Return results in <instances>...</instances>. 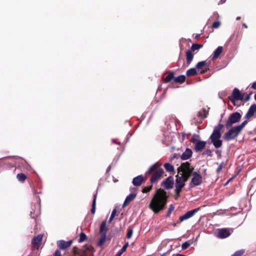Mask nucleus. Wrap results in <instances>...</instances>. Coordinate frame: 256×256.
I'll list each match as a JSON object with an SVG mask.
<instances>
[{
	"label": "nucleus",
	"mask_w": 256,
	"mask_h": 256,
	"mask_svg": "<svg viewBox=\"0 0 256 256\" xmlns=\"http://www.w3.org/2000/svg\"><path fill=\"white\" fill-rule=\"evenodd\" d=\"M86 234L84 232H82L80 234V238L78 240V242H84V240H86Z\"/></svg>",
	"instance_id": "nucleus-31"
},
{
	"label": "nucleus",
	"mask_w": 256,
	"mask_h": 256,
	"mask_svg": "<svg viewBox=\"0 0 256 256\" xmlns=\"http://www.w3.org/2000/svg\"><path fill=\"white\" fill-rule=\"evenodd\" d=\"M229 98L232 102L236 106V100H244V94H242L238 88H234L232 92V97Z\"/></svg>",
	"instance_id": "nucleus-7"
},
{
	"label": "nucleus",
	"mask_w": 256,
	"mask_h": 256,
	"mask_svg": "<svg viewBox=\"0 0 256 256\" xmlns=\"http://www.w3.org/2000/svg\"><path fill=\"white\" fill-rule=\"evenodd\" d=\"M136 193H132L130 194L129 195H128L124 201V202L123 204V208L125 207L128 203H130V202H132V200H133L136 197Z\"/></svg>",
	"instance_id": "nucleus-17"
},
{
	"label": "nucleus",
	"mask_w": 256,
	"mask_h": 256,
	"mask_svg": "<svg viewBox=\"0 0 256 256\" xmlns=\"http://www.w3.org/2000/svg\"><path fill=\"white\" fill-rule=\"evenodd\" d=\"M96 194H94V199L92 201V208L91 209V212L92 214H94L96 212Z\"/></svg>",
	"instance_id": "nucleus-27"
},
{
	"label": "nucleus",
	"mask_w": 256,
	"mask_h": 256,
	"mask_svg": "<svg viewBox=\"0 0 256 256\" xmlns=\"http://www.w3.org/2000/svg\"><path fill=\"white\" fill-rule=\"evenodd\" d=\"M225 1H226V0H220L222 4L224 3L225 2Z\"/></svg>",
	"instance_id": "nucleus-48"
},
{
	"label": "nucleus",
	"mask_w": 256,
	"mask_h": 256,
	"mask_svg": "<svg viewBox=\"0 0 256 256\" xmlns=\"http://www.w3.org/2000/svg\"><path fill=\"white\" fill-rule=\"evenodd\" d=\"M220 25V22L219 21L214 22L212 24V28H219Z\"/></svg>",
	"instance_id": "nucleus-40"
},
{
	"label": "nucleus",
	"mask_w": 256,
	"mask_h": 256,
	"mask_svg": "<svg viewBox=\"0 0 256 256\" xmlns=\"http://www.w3.org/2000/svg\"><path fill=\"white\" fill-rule=\"evenodd\" d=\"M218 13L216 12L214 13V16H216V15H218Z\"/></svg>",
	"instance_id": "nucleus-50"
},
{
	"label": "nucleus",
	"mask_w": 256,
	"mask_h": 256,
	"mask_svg": "<svg viewBox=\"0 0 256 256\" xmlns=\"http://www.w3.org/2000/svg\"><path fill=\"white\" fill-rule=\"evenodd\" d=\"M246 123H247V121L245 120L244 122H242L240 124L237 126H236L238 129V130H240V132L242 130V129L244 128V127L245 126V125L246 124Z\"/></svg>",
	"instance_id": "nucleus-37"
},
{
	"label": "nucleus",
	"mask_w": 256,
	"mask_h": 256,
	"mask_svg": "<svg viewBox=\"0 0 256 256\" xmlns=\"http://www.w3.org/2000/svg\"><path fill=\"white\" fill-rule=\"evenodd\" d=\"M162 164L159 162H156L151 166L148 170L146 172V176L152 174L150 180L151 183H155L161 178L164 172V170L160 168Z\"/></svg>",
	"instance_id": "nucleus-3"
},
{
	"label": "nucleus",
	"mask_w": 256,
	"mask_h": 256,
	"mask_svg": "<svg viewBox=\"0 0 256 256\" xmlns=\"http://www.w3.org/2000/svg\"><path fill=\"white\" fill-rule=\"evenodd\" d=\"M42 238L43 235L42 234H39L32 240V244L34 248L38 249L39 248L41 244Z\"/></svg>",
	"instance_id": "nucleus-10"
},
{
	"label": "nucleus",
	"mask_w": 256,
	"mask_h": 256,
	"mask_svg": "<svg viewBox=\"0 0 256 256\" xmlns=\"http://www.w3.org/2000/svg\"><path fill=\"white\" fill-rule=\"evenodd\" d=\"M144 178L142 175L138 176L133 178L132 184L135 186H140L144 182Z\"/></svg>",
	"instance_id": "nucleus-16"
},
{
	"label": "nucleus",
	"mask_w": 256,
	"mask_h": 256,
	"mask_svg": "<svg viewBox=\"0 0 256 256\" xmlns=\"http://www.w3.org/2000/svg\"><path fill=\"white\" fill-rule=\"evenodd\" d=\"M111 169V166L110 165L106 169V172H108Z\"/></svg>",
	"instance_id": "nucleus-45"
},
{
	"label": "nucleus",
	"mask_w": 256,
	"mask_h": 256,
	"mask_svg": "<svg viewBox=\"0 0 256 256\" xmlns=\"http://www.w3.org/2000/svg\"><path fill=\"white\" fill-rule=\"evenodd\" d=\"M193 170L194 168L190 166V164L188 162L182 164L181 166L178 168V172L180 176L177 175L176 176L175 191L177 196H180V194L182 188L184 186L186 182L191 176Z\"/></svg>",
	"instance_id": "nucleus-1"
},
{
	"label": "nucleus",
	"mask_w": 256,
	"mask_h": 256,
	"mask_svg": "<svg viewBox=\"0 0 256 256\" xmlns=\"http://www.w3.org/2000/svg\"><path fill=\"white\" fill-rule=\"evenodd\" d=\"M240 16H238L236 18V20H240Z\"/></svg>",
	"instance_id": "nucleus-49"
},
{
	"label": "nucleus",
	"mask_w": 256,
	"mask_h": 256,
	"mask_svg": "<svg viewBox=\"0 0 256 256\" xmlns=\"http://www.w3.org/2000/svg\"><path fill=\"white\" fill-rule=\"evenodd\" d=\"M152 185L148 186L145 187L143 189L142 192L144 193H147L148 192H150L152 190Z\"/></svg>",
	"instance_id": "nucleus-39"
},
{
	"label": "nucleus",
	"mask_w": 256,
	"mask_h": 256,
	"mask_svg": "<svg viewBox=\"0 0 256 256\" xmlns=\"http://www.w3.org/2000/svg\"><path fill=\"white\" fill-rule=\"evenodd\" d=\"M116 214V208L114 209L112 211V212L111 214L110 220H109V222H111L113 220L114 218L115 217Z\"/></svg>",
	"instance_id": "nucleus-36"
},
{
	"label": "nucleus",
	"mask_w": 256,
	"mask_h": 256,
	"mask_svg": "<svg viewBox=\"0 0 256 256\" xmlns=\"http://www.w3.org/2000/svg\"><path fill=\"white\" fill-rule=\"evenodd\" d=\"M128 246V242H127L122 246V248L117 252V253L116 254L115 256H121V255L126 250Z\"/></svg>",
	"instance_id": "nucleus-23"
},
{
	"label": "nucleus",
	"mask_w": 256,
	"mask_h": 256,
	"mask_svg": "<svg viewBox=\"0 0 256 256\" xmlns=\"http://www.w3.org/2000/svg\"><path fill=\"white\" fill-rule=\"evenodd\" d=\"M243 26H244L246 28H247V26H246L245 24H243Z\"/></svg>",
	"instance_id": "nucleus-51"
},
{
	"label": "nucleus",
	"mask_w": 256,
	"mask_h": 256,
	"mask_svg": "<svg viewBox=\"0 0 256 256\" xmlns=\"http://www.w3.org/2000/svg\"><path fill=\"white\" fill-rule=\"evenodd\" d=\"M72 244V240L66 242L64 240H60L57 242V245L60 250H66Z\"/></svg>",
	"instance_id": "nucleus-11"
},
{
	"label": "nucleus",
	"mask_w": 256,
	"mask_h": 256,
	"mask_svg": "<svg viewBox=\"0 0 256 256\" xmlns=\"http://www.w3.org/2000/svg\"><path fill=\"white\" fill-rule=\"evenodd\" d=\"M241 117V114L238 112L232 113L229 116L226 123V126L228 128L230 127L233 124L238 122Z\"/></svg>",
	"instance_id": "nucleus-5"
},
{
	"label": "nucleus",
	"mask_w": 256,
	"mask_h": 256,
	"mask_svg": "<svg viewBox=\"0 0 256 256\" xmlns=\"http://www.w3.org/2000/svg\"><path fill=\"white\" fill-rule=\"evenodd\" d=\"M202 47V45L196 44H192V50L193 51L198 50Z\"/></svg>",
	"instance_id": "nucleus-32"
},
{
	"label": "nucleus",
	"mask_w": 256,
	"mask_h": 256,
	"mask_svg": "<svg viewBox=\"0 0 256 256\" xmlns=\"http://www.w3.org/2000/svg\"><path fill=\"white\" fill-rule=\"evenodd\" d=\"M206 64V61H201L198 62L196 66V69H200Z\"/></svg>",
	"instance_id": "nucleus-30"
},
{
	"label": "nucleus",
	"mask_w": 256,
	"mask_h": 256,
	"mask_svg": "<svg viewBox=\"0 0 256 256\" xmlns=\"http://www.w3.org/2000/svg\"><path fill=\"white\" fill-rule=\"evenodd\" d=\"M240 132L236 126H234L225 134L224 138L226 140H232L236 138Z\"/></svg>",
	"instance_id": "nucleus-6"
},
{
	"label": "nucleus",
	"mask_w": 256,
	"mask_h": 256,
	"mask_svg": "<svg viewBox=\"0 0 256 256\" xmlns=\"http://www.w3.org/2000/svg\"><path fill=\"white\" fill-rule=\"evenodd\" d=\"M186 57L187 60V64L189 65L192 62L194 58V55L190 50H188L186 51Z\"/></svg>",
	"instance_id": "nucleus-21"
},
{
	"label": "nucleus",
	"mask_w": 256,
	"mask_h": 256,
	"mask_svg": "<svg viewBox=\"0 0 256 256\" xmlns=\"http://www.w3.org/2000/svg\"><path fill=\"white\" fill-rule=\"evenodd\" d=\"M199 208H197L188 212L184 214L180 217V221L182 222L186 220H188V218L193 216L197 212Z\"/></svg>",
	"instance_id": "nucleus-9"
},
{
	"label": "nucleus",
	"mask_w": 256,
	"mask_h": 256,
	"mask_svg": "<svg viewBox=\"0 0 256 256\" xmlns=\"http://www.w3.org/2000/svg\"><path fill=\"white\" fill-rule=\"evenodd\" d=\"M176 256H186L178 254H176Z\"/></svg>",
	"instance_id": "nucleus-47"
},
{
	"label": "nucleus",
	"mask_w": 256,
	"mask_h": 256,
	"mask_svg": "<svg viewBox=\"0 0 256 256\" xmlns=\"http://www.w3.org/2000/svg\"><path fill=\"white\" fill-rule=\"evenodd\" d=\"M249 99H250V96H248L246 98H245V100H246V101H248V100H249Z\"/></svg>",
	"instance_id": "nucleus-46"
},
{
	"label": "nucleus",
	"mask_w": 256,
	"mask_h": 256,
	"mask_svg": "<svg viewBox=\"0 0 256 256\" xmlns=\"http://www.w3.org/2000/svg\"><path fill=\"white\" fill-rule=\"evenodd\" d=\"M206 142L204 141L198 140L196 142L194 148L196 152H199L202 150L206 146Z\"/></svg>",
	"instance_id": "nucleus-15"
},
{
	"label": "nucleus",
	"mask_w": 256,
	"mask_h": 256,
	"mask_svg": "<svg viewBox=\"0 0 256 256\" xmlns=\"http://www.w3.org/2000/svg\"><path fill=\"white\" fill-rule=\"evenodd\" d=\"M192 150L190 148H186L182 154L181 158L182 160H186L190 158L192 156Z\"/></svg>",
	"instance_id": "nucleus-18"
},
{
	"label": "nucleus",
	"mask_w": 256,
	"mask_h": 256,
	"mask_svg": "<svg viewBox=\"0 0 256 256\" xmlns=\"http://www.w3.org/2000/svg\"><path fill=\"white\" fill-rule=\"evenodd\" d=\"M108 230V228L106 226V221H103L100 226V232L101 235H106Z\"/></svg>",
	"instance_id": "nucleus-20"
},
{
	"label": "nucleus",
	"mask_w": 256,
	"mask_h": 256,
	"mask_svg": "<svg viewBox=\"0 0 256 256\" xmlns=\"http://www.w3.org/2000/svg\"><path fill=\"white\" fill-rule=\"evenodd\" d=\"M244 253V250H239L236 251L231 256H241Z\"/></svg>",
	"instance_id": "nucleus-33"
},
{
	"label": "nucleus",
	"mask_w": 256,
	"mask_h": 256,
	"mask_svg": "<svg viewBox=\"0 0 256 256\" xmlns=\"http://www.w3.org/2000/svg\"><path fill=\"white\" fill-rule=\"evenodd\" d=\"M255 112H256V104H254L250 108L248 112L245 116V118L249 119L254 114Z\"/></svg>",
	"instance_id": "nucleus-14"
},
{
	"label": "nucleus",
	"mask_w": 256,
	"mask_h": 256,
	"mask_svg": "<svg viewBox=\"0 0 256 256\" xmlns=\"http://www.w3.org/2000/svg\"><path fill=\"white\" fill-rule=\"evenodd\" d=\"M210 153V150L208 151L207 154Z\"/></svg>",
	"instance_id": "nucleus-54"
},
{
	"label": "nucleus",
	"mask_w": 256,
	"mask_h": 256,
	"mask_svg": "<svg viewBox=\"0 0 256 256\" xmlns=\"http://www.w3.org/2000/svg\"><path fill=\"white\" fill-rule=\"evenodd\" d=\"M230 232L228 228H221L218 230L217 235L218 238H225L230 235Z\"/></svg>",
	"instance_id": "nucleus-12"
},
{
	"label": "nucleus",
	"mask_w": 256,
	"mask_h": 256,
	"mask_svg": "<svg viewBox=\"0 0 256 256\" xmlns=\"http://www.w3.org/2000/svg\"><path fill=\"white\" fill-rule=\"evenodd\" d=\"M202 182V176L198 172H194L192 173L190 186H194L200 185Z\"/></svg>",
	"instance_id": "nucleus-8"
},
{
	"label": "nucleus",
	"mask_w": 256,
	"mask_h": 256,
	"mask_svg": "<svg viewBox=\"0 0 256 256\" xmlns=\"http://www.w3.org/2000/svg\"><path fill=\"white\" fill-rule=\"evenodd\" d=\"M190 246V244L188 242H185L182 245V250L186 249Z\"/></svg>",
	"instance_id": "nucleus-38"
},
{
	"label": "nucleus",
	"mask_w": 256,
	"mask_h": 256,
	"mask_svg": "<svg viewBox=\"0 0 256 256\" xmlns=\"http://www.w3.org/2000/svg\"><path fill=\"white\" fill-rule=\"evenodd\" d=\"M16 178L20 182H24L26 179V175L22 173L18 174Z\"/></svg>",
	"instance_id": "nucleus-28"
},
{
	"label": "nucleus",
	"mask_w": 256,
	"mask_h": 256,
	"mask_svg": "<svg viewBox=\"0 0 256 256\" xmlns=\"http://www.w3.org/2000/svg\"><path fill=\"white\" fill-rule=\"evenodd\" d=\"M174 78V75L172 72L169 74L165 78V80L167 82L171 81Z\"/></svg>",
	"instance_id": "nucleus-34"
},
{
	"label": "nucleus",
	"mask_w": 256,
	"mask_h": 256,
	"mask_svg": "<svg viewBox=\"0 0 256 256\" xmlns=\"http://www.w3.org/2000/svg\"><path fill=\"white\" fill-rule=\"evenodd\" d=\"M191 142H193V143L195 142V140H191Z\"/></svg>",
	"instance_id": "nucleus-52"
},
{
	"label": "nucleus",
	"mask_w": 256,
	"mask_h": 256,
	"mask_svg": "<svg viewBox=\"0 0 256 256\" xmlns=\"http://www.w3.org/2000/svg\"><path fill=\"white\" fill-rule=\"evenodd\" d=\"M208 114V112L205 108L202 109V110L200 111L198 113V116L202 118H206Z\"/></svg>",
	"instance_id": "nucleus-26"
},
{
	"label": "nucleus",
	"mask_w": 256,
	"mask_h": 256,
	"mask_svg": "<svg viewBox=\"0 0 256 256\" xmlns=\"http://www.w3.org/2000/svg\"><path fill=\"white\" fill-rule=\"evenodd\" d=\"M186 76H196L197 74L196 68H191L188 70L186 72Z\"/></svg>",
	"instance_id": "nucleus-22"
},
{
	"label": "nucleus",
	"mask_w": 256,
	"mask_h": 256,
	"mask_svg": "<svg viewBox=\"0 0 256 256\" xmlns=\"http://www.w3.org/2000/svg\"><path fill=\"white\" fill-rule=\"evenodd\" d=\"M252 88L256 90V81L252 84Z\"/></svg>",
	"instance_id": "nucleus-44"
},
{
	"label": "nucleus",
	"mask_w": 256,
	"mask_h": 256,
	"mask_svg": "<svg viewBox=\"0 0 256 256\" xmlns=\"http://www.w3.org/2000/svg\"><path fill=\"white\" fill-rule=\"evenodd\" d=\"M174 207L173 206V205L170 204L169 207V208H168V214L170 215L171 214V212L174 210Z\"/></svg>",
	"instance_id": "nucleus-41"
},
{
	"label": "nucleus",
	"mask_w": 256,
	"mask_h": 256,
	"mask_svg": "<svg viewBox=\"0 0 256 256\" xmlns=\"http://www.w3.org/2000/svg\"><path fill=\"white\" fill-rule=\"evenodd\" d=\"M54 256H62V255L60 250H57L55 252Z\"/></svg>",
	"instance_id": "nucleus-43"
},
{
	"label": "nucleus",
	"mask_w": 256,
	"mask_h": 256,
	"mask_svg": "<svg viewBox=\"0 0 256 256\" xmlns=\"http://www.w3.org/2000/svg\"><path fill=\"white\" fill-rule=\"evenodd\" d=\"M254 99H255V100H256V94H255V95H254Z\"/></svg>",
	"instance_id": "nucleus-53"
},
{
	"label": "nucleus",
	"mask_w": 256,
	"mask_h": 256,
	"mask_svg": "<svg viewBox=\"0 0 256 256\" xmlns=\"http://www.w3.org/2000/svg\"><path fill=\"white\" fill-rule=\"evenodd\" d=\"M222 168H223V163H221L216 169L217 172L219 173L222 170Z\"/></svg>",
	"instance_id": "nucleus-42"
},
{
	"label": "nucleus",
	"mask_w": 256,
	"mask_h": 256,
	"mask_svg": "<svg viewBox=\"0 0 256 256\" xmlns=\"http://www.w3.org/2000/svg\"><path fill=\"white\" fill-rule=\"evenodd\" d=\"M186 80V76L184 75H180L174 78V81L176 82H178L180 84L183 83Z\"/></svg>",
	"instance_id": "nucleus-24"
},
{
	"label": "nucleus",
	"mask_w": 256,
	"mask_h": 256,
	"mask_svg": "<svg viewBox=\"0 0 256 256\" xmlns=\"http://www.w3.org/2000/svg\"><path fill=\"white\" fill-rule=\"evenodd\" d=\"M106 235H101V237L100 238L98 242V246H100L104 244V242H105L106 240Z\"/></svg>",
	"instance_id": "nucleus-29"
},
{
	"label": "nucleus",
	"mask_w": 256,
	"mask_h": 256,
	"mask_svg": "<svg viewBox=\"0 0 256 256\" xmlns=\"http://www.w3.org/2000/svg\"><path fill=\"white\" fill-rule=\"evenodd\" d=\"M224 126L222 124H218L214 128L210 136V140L214 146L216 148H220L222 145V141L220 140L221 137L220 131L223 128Z\"/></svg>",
	"instance_id": "nucleus-4"
},
{
	"label": "nucleus",
	"mask_w": 256,
	"mask_h": 256,
	"mask_svg": "<svg viewBox=\"0 0 256 256\" xmlns=\"http://www.w3.org/2000/svg\"><path fill=\"white\" fill-rule=\"evenodd\" d=\"M164 167L166 170L168 172H173L174 170V166L169 163H166L164 164Z\"/></svg>",
	"instance_id": "nucleus-25"
},
{
	"label": "nucleus",
	"mask_w": 256,
	"mask_h": 256,
	"mask_svg": "<svg viewBox=\"0 0 256 256\" xmlns=\"http://www.w3.org/2000/svg\"><path fill=\"white\" fill-rule=\"evenodd\" d=\"M222 46H219L214 51L212 54V59L215 60L218 58L221 53L222 52Z\"/></svg>",
	"instance_id": "nucleus-19"
},
{
	"label": "nucleus",
	"mask_w": 256,
	"mask_h": 256,
	"mask_svg": "<svg viewBox=\"0 0 256 256\" xmlns=\"http://www.w3.org/2000/svg\"><path fill=\"white\" fill-rule=\"evenodd\" d=\"M174 184V178L172 176H169L162 182V185L166 189H170L173 187Z\"/></svg>",
	"instance_id": "nucleus-13"
},
{
	"label": "nucleus",
	"mask_w": 256,
	"mask_h": 256,
	"mask_svg": "<svg viewBox=\"0 0 256 256\" xmlns=\"http://www.w3.org/2000/svg\"><path fill=\"white\" fill-rule=\"evenodd\" d=\"M133 233V230L132 228H128L127 230L126 238L130 239L132 238Z\"/></svg>",
	"instance_id": "nucleus-35"
},
{
	"label": "nucleus",
	"mask_w": 256,
	"mask_h": 256,
	"mask_svg": "<svg viewBox=\"0 0 256 256\" xmlns=\"http://www.w3.org/2000/svg\"><path fill=\"white\" fill-rule=\"evenodd\" d=\"M167 198L168 196L165 190L160 188L158 190L150 204V208L155 214L158 213L164 208L167 202Z\"/></svg>",
	"instance_id": "nucleus-2"
}]
</instances>
